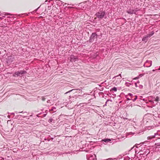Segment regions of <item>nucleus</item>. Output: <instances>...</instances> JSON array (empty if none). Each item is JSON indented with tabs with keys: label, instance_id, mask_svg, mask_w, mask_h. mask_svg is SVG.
Returning a JSON list of instances; mask_svg holds the SVG:
<instances>
[{
	"label": "nucleus",
	"instance_id": "20e7f679",
	"mask_svg": "<svg viewBox=\"0 0 160 160\" xmlns=\"http://www.w3.org/2000/svg\"><path fill=\"white\" fill-rule=\"evenodd\" d=\"M121 74H119L118 76L114 77L113 78H115V79L117 80L116 83L118 84L121 82Z\"/></svg>",
	"mask_w": 160,
	"mask_h": 160
},
{
	"label": "nucleus",
	"instance_id": "5701e85b",
	"mask_svg": "<svg viewBox=\"0 0 160 160\" xmlns=\"http://www.w3.org/2000/svg\"><path fill=\"white\" fill-rule=\"evenodd\" d=\"M158 70H160V67H159V69H158Z\"/></svg>",
	"mask_w": 160,
	"mask_h": 160
},
{
	"label": "nucleus",
	"instance_id": "a878e982",
	"mask_svg": "<svg viewBox=\"0 0 160 160\" xmlns=\"http://www.w3.org/2000/svg\"><path fill=\"white\" fill-rule=\"evenodd\" d=\"M110 101L111 102H112V100H110Z\"/></svg>",
	"mask_w": 160,
	"mask_h": 160
},
{
	"label": "nucleus",
	"instance_id": "6e6552de",
	"mask_svg": "<svg viewBox=\"0 0 160 160\" xmlns=\"http://www.w3.org/2000/svg\"><path fill=\"white\" fill-rule=\"evenodd\" d=\"M78 59L77 57L73 55H71L70 57V61L71 62H75Z\"/></svg>",
	"mask_w": 160,
	"mask_h": 160
},
{
	"label": "nucleus",
	"instance_id": "4be33fe9",
	"mask_svg": "<svg viewBox=\"0 0 160 160\" xmlns=\"http://www.w3.org/2000/svg\"><path fill=\"white\" fill-rule=\"evenodd\" d=\"M127 99H128V100H132V99H129V98H127Z\"/></svg>",
	"mask_w": 160,
	"mask_h": 160
},
{
	"label": "nucleus",
	"instance_id": "b1692460",
	"mask_svg": "<svg viewBox=\"0 0 160 160\" xmlns=\"http://www.w3.org/2000/svg\"><path fill=\"white\" fill-rule=\"evenodd\" d=\"M155 71V70H152V71H153V72L154 71Z\"/></svg>",
	"mask_w": 160,
	"mask_h": 160
},
{
	"label": "nucleus",
	"instance_id": "bb28decb",
	"mask_svg": "<svg viewBox=\"0 0 160 160\" xmlns=\"http://www.w3.org/2000/svg\"><path fill=\"white\" fill-rule=\"evenodd\" d=\"M159 138V139H160V138Z\"/></svg>",
	"mask_w": 160,
	"mask_h": 160
},
{
	"label": "nucleus",
	"instance_id": "423d86ee",
	"mask_svg": "<svg viewBox=\"0 0 160 160\" xmlns=\"http://www.w3.org/2000/svg\"><path fill=\"white\" fill-rule=\"evenodd\" d=\"M97 35L96 33H92L90 37V38L89 40L91 42H92L94 41V38H97Z\"/></svg>",
	"mask_w": 160,
	"mask_h": 160
},
{
	"label": "nucleus",
	"instance_id": "393cba45",
	"mask_svg": "<svg viewBox=\"0 0 160 160\" xmlns=\"http://www.w3.org/2000/svg\"><path fill=\"white\" fill-rule=\"evenodd\" d=\"M150 101V102H152V101H151V100Z\"/></svg>",
	"mask_w": 160,
	"mask_h": 160
},
{
	"label": "nucleus",
	"instance_id": "f3484780",
	"mask_svg": "<svg viewBox=\"0 0 160 160\" xmlns=\"http://www.w3.org/2000/svg\"><path fill=\"white\" fill-rule=\"evenodd\" d=\"M56 109V108H55V107H53L50 110V111H53V110H55Z\"/></svg>",
	"mask_w": 160,
	"mask_h": 160
},
{
	"label": "nucleus",
	"instance_id": "6ab92c4d",
	"mask_svg": "<svg viewBox=\"0 0 160 160\" xmlns=\"http://www.w3.org/2000/svg\"><path fill=\"white\" fill-rule=\"evenodd\" d=\"M109 101V99H108V100H107V101L106 102V103H105V106H106L107 105V102H108Z\"/></svg>",
	"mask_w": 160,
	"mask_h": 160
},
{
	"label": "nucleus",
	"instance_id": "9b49d317",
	"mask_svg": "<svg viewBox=\"0 0 160 160\" xmlns=\"http://www.w3.org/2000/svg\"><path fill=\"white\" fill-rule=\"evenodd\" d=\"M102 141H103L105 142H108L111 141V140L110 139H106L102 140Z\"/></svg>",
	"mask_w": 160,
	"mask_h": 160
},
{
	"label": "nucleus",
	"instance_id": "2eb2a0df",
	"mask_svg": "<svg viewBox=\"0 0 160 160\" xmlns=\"http://www.w3.org/2000/svg\"><path fill=\"white\" fill-rule=\"evenodd\" d=\"M53 121V119L52 118H50L48 120V122H51Z\"/></svg>",
	"mask_w": 160,
	"mask_h": 160
},
{
	"label": "nucleus",
	"instance_id": "412c9836",
	"mask_svg": "<svg viewBox=\"0 0 160 160\" xmlns=\"http://www.w3.org/2000/svg\"><path fill=\"white\" fill-rule=\"evenodd\" d=\"M128 95L130 96H132V94L130 93H129Z\"/></svg>",
	"mask_w": 160,
	"mask_h": 160
},
{
	"label": "nucleus",
	"instance_id": "9d476101",
	"mask_svg": "<svg viewBox=\"0 0 160 160\" xmlns=\"http://www.w3.org/2000/svg\"><path fill=\"white\" fill-rule=\"evenodd\" d=\"M87 158L88 160H96V156L95 154H93L91 155L89 158L87 157Z\"/></svg>",
	"mask_w": 160,
	"mask_h": 160
},
{
	"label": "nucleus",
	"instance_id": "f03ea898",
	"mask_svg": "<svg viewBox=\"0 0 160 160\" xmlns=\"http://www.w3.org/2000/svg\"><path fill=\"white\" fill-rule=\"evenodd\" d=\"M26 71H20L15 72L13 75V76H19L21 75L26 73Z\"/></svg>",
	"mask_w": 160,
	"mask_h": 160
},
{
	"label": "nucleus",
	"instance_id": "4468645a",
	"mask_svg": "<svg viewBox=\"0 0 160 160\" xmlns=\"http://www.w3.org/2000/svg\"><path fill=\"white\" fill-rule=\"evenodd\" d=\"M155 145H156L157 147L160 146V143H156Z\"/></svg>",
	"mask_w": 160,
	"mask_h": 160
},
{
	"label": "nucleus",
	"instance_id": "1a4fd4ad",
	"mask_svg": "<svg viewBox=\"0 0 160 160\" xmlns=\"http://www.w3.org/2000/svg\"><path fill=\"white\" fill-rule=\"evenodd\" d=\"M145 65H146V67H150L152 65V61H151L147 60L144 64V66H145Z\"/></svg>",
	"mask_w": 160,
	"mask_h": 160
},
{
	"label": "nucleus",
	"instance_id": "f257e3e1",
	"mask_svg": "<svg viewBox=\"0 0 160 160\" xmlns=\"http://www.w3.org/2000/svg\"><path fill=\"white\" fill-rule=\"evenodd\" d=\"M105 15V12L104 11L100 12L96 14L97 17L99 19H102Z\"/></svg>",
	"mask_w": 160,
	"mask_h": 160
},
{
	"label": "nucleus",
	"instance_id": "7ed1b4c3",
	"mask_svg": "<svg viewBox=\"0 0 160 160\" xmlns=\"http://www.w3.org/2000/svg\"><path fill=\"white\" fill-rule=\"evenodd\" d=\"M154 34V32L153 31L151 32V33L148 34L147 35V36L143 38L142 39V41L145 42H147L148 41V37H150L151 36L153 35Z\"/></svg>",
	"mask_w": 160,
	"mask_h": 160
},
{
	"label": "nucleus",
	"instance_id": "0eeeda50",
	"mask_svg": "<svg viewBox=\"0 0 160 160\" xmlns=\"http://www.w3.org/2000/svg\"><path fill=\"white\" fill-rule=\"evenodd\" d=\"M159 131H158L156 133H155L154 135L148 137H147V139L148 140H150L153 138H155V136L156 135L160 136V133H159L158 132Z\"/></svg>",
	"mask_w": 160,
	"mask_h": 160
},
{
	"label": "nucleus",
	"instance_id": "aec40b11",
	"mask_svg": "<svg viewBox=\"0 0 160 160\" xmlns=\"http://www.w3.org/2000/svg\"><path fill=\"white\" fill-rule=\"evenodd\" d=\"M45 99V98L44 97H42V100L43 101H44Z\"/></svg>",
	"mask_w": 160,
	"mask_h": 160
},
{
	"label": "nucleus",
	"instance_id": "f8f14e48",
	"mask_svg": "<svg viewBox=\"0 0 160 160\" xmlns=\"http://www.w3.org/2000/svg\"><path fill=\"white\" fill-rule=\"evenodd\" d=\"M113 91L114 92H116L117 91V88L115 87H114L110 90V91Z\"/></svg>",
	"mask_w": 160,
	"mask_h": 160
},
{
	"label": "nucleus",
	"instance_id": "a211bd4d",
	"mask_svg": "<svg viewBox=\"0 0 160 160\" xmlns=\"http://www.w3.org/2000/svg\"><path fill=\"white\" fill-rule=\"evenodd\" d=\"M73 90V89H72V90H70V91H68V92H66V93H65V94H67V93H69V92H71V91H72V90Z\"/></svg>",
	"mask_w": 160,
	"mask_h": 160
},
{
	"label": "nucleus",
	"instance_id": "dca6fc26",
	"mask_svg": "<svg viewBox=\"0 0 160 160\" xmlns=\"http://www.w3.org/2000/svg\"><path fill=\"white\" fill-rule=\"evenodd\" d=\"M137 96H136L135 99L133 100V102L135 101L137 99Z\"/></svg>",
	"mask_w": 160,
	"mask_h": 160
},
{
	"label": "nucleus",
	"instance_id": "ddd939ff",
	"mask_svg": "<svg viewBox=\"0 0 160 160\" xmlns=\"http://www.w3.org/2000/svg\"><path fill=\"white\" fill-rule=\"evenodd\" d=\"M159 98L157 96L156 97L155 101L156 102H158L159 100Z\"/></svg>",
	"mask_w": 160,
	"mask_h": 160
},
{
	"label": "nucleus",
	"instance_id": "39448f33",
	"mask_svg": "<svg viewBox=\"0 0 160 160\" xmlns=\"http://www.w3.org/2000/svg\"><path fill=\"white\" fill-rule=\"evenodd\" d=\"M139 9H138L137 8L134 9H130L129 10L127 11V12L130 14H135L136 12L139 11Z\"/></svg>",
	"mask_w": 160,
	"mask_h": 160
}]
</instances>
